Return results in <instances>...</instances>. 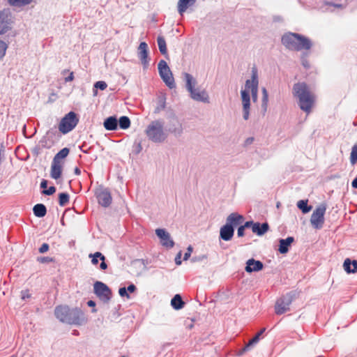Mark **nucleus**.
Here are the masks:
<instances>
[{
	"label": "nucleus",
	"mask_w": 357,
	"mask_h": 357,
	"mask_svg": "<svg viewBox=\"0 0 357 357\" xmlns=\"http://www.w3.org/2000/svg\"><path fill=\"white\" fill-rule=\"evenodd\" d=\"M54 314L60 321L71 325H81L85 321L83 312L77 307L70 309L67 305H59L54 310Z\"/></svg>",
	"instance_id": "f257e3e1"
},
{
	"label": "nucleus",
	"mask_w": 357,
	"mask_h": 357,
	"mask_svg": "<svg viewBox=\"0 0 357 357\" xmlns=\"http://www.w3.org/2000/svg\"><path fill=\"white\" fill-rule=\"evenodd\" d=\"M293 93L298 99L300 108L309 114L315 101L314 95L304 82H298L294 85Z\"/></svg>",
	"instance_id": "f03ea898"
},
{
	"label": "nucleus",
	"mask_w": 357,
	"mask_h": 357,
	"mask_svg": "<svg viewBox=\"0 0 357 357\" xmlns=\"http://www.w3.org/2000/svg\"><path fill=\"white\" fill-rule=\"evenodd\" d=\"M282 43L287 48L294 51L308 50L312 46V43L307 38L294 33L284 35L282 38Z\"/></svg>",
	"instance_id": "7ed1b4c3"
},
{
	"label": "nucleus",
	"mask_w": 357,
	"mask_h": 357,
	"mask_svg": "<svg viewBox=\"0 0 357 357\" xmlns=\"http://www.w3.org/2000/svg\"><path fill=\"white\" fill-rule=\"evenodd\" d=\"M145 132L149 139L155 143L162 142L167 137L164 132V123L160 120L152 121L147 126Z\"/></svg>",
	"instance_id": "20e7f679"
},
{
	"label": "nucleus",
	"mask_w": 357,
	"mask_h": 357,
	"mask_svg": "<svg viewBox=\"0 0 357 357\" xmlns=\"http://www.w3.org/2000/svg\"><path fill=\"white\" fill-rule=\"evenodd\" d=\"M79 122V118L74 112L66 114L60 121L58 125L59 132L63 135L73 130Z\"/></svg>",
	"instance_id": "39448f33"
},
{
	"label": "nucleus",
	"mask_w": 357,
	"mask_h": 357,
	"mask_svg": "<svg viewBox=\"0 0 357 357\" xmlns=\"http://www.w3.org/2000/svg\"><path fill=\"white\" fill-rule=\"evenodd\" d=\"M186 86L190 92L191 96L196 100L206 101L208 99V95L204 91H199L195 89V82L192 76L188 73H185Z\"/></svg>",
	"instance_id": "423d86ee"
},
{
	"label": "nucleus",
	"mask_w": 357,
	"mask_h": 357,
	"mask_svg": "<svg viewBox=\"0 0 357 357\" xmlns=\"http://www.w3.org/2000/svg\"><path fill=\"white\" fill-rule=\"evenodd\" d=\"M293 300L294 294L291 292L278 298L275 305V313L280 315L289 311Z\"/></svg>",
	"instance_id": "0eeeda50"
},
{
	"label": "nucleus",
	"mask_w": 357,
	"mask_h": 357,
	"mask_svg": "<svg viewBox=\"0 0 357 357\" xmlns=\"http://www.w3.org/2000/svg\"><path fill=\"white\" fill-rule=\"evenodd\" d=\"M159 74L164 82L170 88L175 86V83L172 73L167 63L164 60L160 61L158 63Z\"/></svg>",
	"instance_id": "6e6552de"
},
{
	"label": "nucleus",
	"mask_w": 357,
	"mask_h": 357,
	"mask_svg": "<svg viewBox=\"0 0 357 357\" xmlns=\"http://www.w3.org/2000/svg\"><path fill=\"white\" fill-rule=\"evenodd\" d=\"M326 210V206L322 204L316 208V209L313 211L311 215L310 222L314 228L321 229L323 227Z\"/></svg>",
	"instance_id": "1a4fd4ad"
},
{
	"label": "nucleus",
	"mask_w": 357,
	"mask_h": 357,
	"mask_svg": "<svg viewBox=\"0 0 357 357\" xmlns=\"http://www.w3.org/2000/svg\"><path fill=\"white\" fill-rule=\"evenodd\" d=\"M258 75L257 70L253 68L252 70V79H248L245 82V89L244 91H247L248 93L251 92L252 100L256 102L257 100L258 95Z\"/></svg>",
	"instance_id": "9d476101"
},
{
	"label": "nucleus",
	"mask_w": 357,
	"mask_h": 357,
	"mask_svg": "<svg viewBox=\"0 0 357 357\" xmlns=\"http://www.w3.org/2000/svg\"><path fill=\"white\" fill-rule=\"evenodd\" d=\"M94 293L104 303H107L112 296L109 288L103 282L97 281L93 284Z\"/></svg>",
	"instance_id": "9b49d317"
},
{
	"label": "nucleus",
	"mask_w": 357,
	"mask_h": 357,
	"mask_svg": "<svg viewBox=\"0 0 357 357\" xmlns=\"http://www.w3.org/2000/svg\"><path fill=\"white\" fill-rule=\"evenodd\" d=\"M96 197L98 203L104 207L109 206L112 203L111 194L107 189H98L96 192Z\"/></svg>",
	"instance_id": "f8f14e48"
},
{
	"label": "nucleus",
	"mask_w": 357,
	"mask_h": 357,
	"mask_svg": "<svg viewBox=\"0 0 357 357\" xmlns=\"http://www.w3.org/2000/svg\"><path fill=\"white\" fill-rule=\"evenodd\" d=\"M155 234L160 239L162 246L167 248H172L174 245V242L171 238L169 234L163 229H157Z\"/></svg>",
	"instance_id": "ddd939ff"
},
{
	"label": "nucleus",
	"mask_w": 357,
	"mask_h": 357,
	"mask_svg": "<svg viewBox=\"0 0 357 357\" xmlns=\"http://www.w3.org/2000/svg\"><path fill=\"white\" fill-rule=\"evenodd\" d=\"M137 54L142 62V64L143 65L144 68H146L149 65V59L148 45L145 42L140 43L138 47Z\"/></svg>",
	"instance_id": "4468645a"
},
{
	"label": "nucleus",
	"mask_w": 357,
	"mask_h": 357,
	"mask_svg": "<svg viewBox=\"0 0 357 357\" xmlns=\"http://www.w3.org/2000/svg\"><path fill=\"white\" fill-rule=\"evenodd\" d=\"M10 19L8 11H0V35L4 34L10 29Z\"/></svg>",
	"instance_id": "2eb2a0df"
},
{
	"label": "nucleus",
	"mask_w": 357,
	"mask_h": 357,
	"mask_svg": "<svg viewBox=\"0 0 357 357\" xmlns=\"http://www.w3.org/2000/svg\"><path fill=\"white\" fill-rule=\"evenodd\" d=\"M264 264L261 261L252 258L247 261L245 270L247 273L257 272L262 270Z\"/></svg>",
	"instance_id": "dca6fc26"
},
{
	"label": "nucleus",
	"mask_w": 357,
	"mask_h": 357,
	"mask_svg": "<svg viewBox=\"0 0 357 357\" xmlns=\"http://www.w3.org/2000/svg\"><path fill=\"white\" fill-rule=\"evenodd\" d=\"M63 171V162H55L52 160L51 165L50 176L55 180L61 177Z\"/></svg>",
	"instance_id": "f3484780"
},
{
	"label": "nucleus",
	"mask_w": 357,
	"mask_h": 357,
	"mask_svg": "<svg viewBox=\"0 0 357 357\" xmlns=\"http://www.w3.org/2000/svg\"><path fill=\"white\" fill-rule=\"evenodd\" d=\"M241 98L243 107V118L245 120L248 119L250 109V95L247 91H241Z\"/></svg>",
	"instance_id": "a211bd4d"
},
{
	"label": "nucleus",
	"mask_w": 357,
	"mask_h": 357,
	"mask_svg": "<svg viewBox=\"0 0 357 357\" xmlns=\"http://www.w3.org/2000/svg\"><path fill=\"white\" fill-rule=\"evenodd\" d=\"M234 228L230 225H225L220 228V236L224 241H229L234 236Z\"/></svg>",
	"instance_id": "6ab92c4d"
},
{
	"label": "nucleus",
	"mask_w": 357,
	"mask_h": 357,
	"mask_svg": "<svg viewBox=\"0 0 357 357\" xmlns=\"http://www.w3.org/2000/svg\"><path fill=\"white\" fill-rule=\"evenodd\" d=\"M244 218L243 215L237 213H232L227 218V225H230L234 227L241 224Z\"/></svg>",
	"instance_id": "aec40b11"
},
{
	"label": "nucleus",
	"mask_w": 357,
	"mask_h": 357,
	"mask_svg": "<svg viewBox=\"0 0 357 357\" xmlns=\"http://www.w3.org/2000/svg\"><path fill=\"white\" fill-rule=\"evenodd\" d=\"M294 238L292 236H289L286 239L280 240L279 252L281 254H285L289 250V247L294 242Z\"/></svg>",
	"instance_id": "412c9836"
},
{
	"label": "nucleus",
	"mask_w": 357,
	"mask_h": 357,
	"mask_svg": "<svg viewBox=\"0 0 357 357\" xmlns=\"http://www.w3.org/2000/svg\"><path fill=\"white\" fill-rule=\"evenodd\" d=\"M344 271L347 273H354L357 272V261H351L349 258L346 259L343 264Z\"/></svg>",
	"instance_id": "4be33fe9"
},
{
	"label": "nucleus",
	"mask_w": 357,
	"mask_h": 357,
	"mask_svg": "<svg viewBox=\"0 0 357 357\" xmlns=\"http://www.w3.org/2000/svg\"><path fill=\"white\" fill-rule=\"evenodd\" d=\"M268 229L269 226L267 222H264L261 225L259 222H255V225H253L252 231L258 236H262L268 230Z\"/></svg>",
	"instance_id": "5701e85b"
},
{
	"label": "nucleus",
	"mask_w": 357,
	"mask_h": 357,
	"mask_svg": "<svg viewBox=\"0 0 357 357\" xmlns=\"http://www.w3.org/2000/svg\"><path fill=\"white\" fill-rule=\"evenodd\" d=\"M103 125L107 130H115L118 127V121L115 116H109L105 120Z\"/></svg>",
	"instance_id": "b1692460"
},
{
	"label": "nucleus",
	"mask_w": 357,
	"mask_h": 357,
	"mask_svg": "<svg viewBox=\"0 0 357 357\" xmlns=\"http://www.w3.org/2000/svg\"><path fill=\"white\" fill-rule=\"evenodd\" d=\"M196 0H179L178 2V10L181 15L187 10V8L193 5Z\"/></svg>",
	"instance_id": "393cba45"
},
{
	"label": "nucleus",
	"mask_w": 357,
	"mask_h": 357,
	"mask_svg": "<svg viewBox=\"0 0 357 357\" xmlns=\"http://www.w3.org/2000/svg\"><path fill=\"white\" fill-rule=\"evenodd\" d=\"M266 331V328H261L259 332H258L255 336L252 338L248 342V344L245 346V347L243 348V351H248L250 349V347H252V345H254L255 344H257L259 340V337L260 336L265 332Z\"/></svg>",
	"instance_id": "a878e982"
},
{
	"label": "nucleus",
	"mask_w": 357,
	"mask_h": 357,
	"mask_svg": "<svg viewBox=\"0 0 357 357\" xmlns=\"http://www.w3.org/2000/svg\"><path fill=\"white\" fill-rule=\"evenodd\" d=\"M33 213L36 217L43 218L47 213V208L43 204H38L33 206Z\"/></svg>",
	"instance_id": "bb28decb"
},
{
	"label": "nucleus",
	"mask_w": 357,
	"mask_h": 357,
	"mask_svg": "<svg viewBox=\"0 0 357 357\" xmlns=\"http://www.w3.org/2000/svg\"><path fill=\"white\" fill-rule=\"evenodd\" d=\"M171 305L175 310H180L183 307L185 303L179 294H176L171 301Z\"/></svg>",
	"instance_id": "cd10ccee"
},
{
	"label": "nucleus",
	"mask_w": 357,
	"mask_h": 357,
	"mask_svg": "<svg viewBox=\"0 0 357 357\" xmlns=\"http://www.w3.org/2000/svg\"><path fill=\"white\" fill-rule=\"evenodd\" d=\"M157 42H158V48H159L160 53L162 55L167 56H168L167 49V45H166V41H165V38L162 36H158L157 38Z\"/></svg>",
	"instance_id": "c85d7f7f"
},
{
	"label": "nucleus",
	"mask_w": 357,
	"mask_h": 357,
	"mask_svg": "<svg viewBox=\"0 0 357 357\" xmlns=\"http://www.w3.org/2000/svg\"><path fill=\"white\" fill-rule=\"evenodd\" d=\"M69 151L70 150L68 148L62 149L54 155L53 160L55 162H62V159L68 156Z\"/></svg>",
	"instance_id": "c756f323"
},
{
	"label": "nucleus",
	"mask_w": 357,
	"mask_h": 357,
	"mask_svg": "<svg viewBox=\"0 0 357 357\" xmlns=\"http://www.w3.org/2000/svg\"><path fill=\"white\" fill-rule=\"evenodd\" d=\"M119 123L120 128L123 130L127 129L130 126V119L126 116L120 117Z\"/></svg>",
	"instance_id": "7c9ffc66"
},
{
	"label": "nucleus",
	"mask_w": 357,
	"mask_h": 357,
	"mask_svg": "<svg viewBox=\"0 0 357 357\" xmlns=\"http://www.w3.org/2000/svg\"><path fill=\"white\" fill-rule=\"evenodd\" d=\"M297 206L301 209L303 213H308L312 207L307 206V200H300L297 203Z\"/></svg>",
	"instance_id": "2f4dec72"
},
{
	"label": "nucleus",
	"mask_w": 357,
	"mask_h": 357,
	"mask_svg": "<svg viewBox=\"0 0 357 357\" xmlns=\"http://www.w3.org/2000/svg\"><path fill=\"white\" fill-rule=\"evenodd\" d=\"M89 257L91 259V263L93 265H96L98 263V258H100L101 261H105V257L100 252H96L94 254H90Z\"/></svg>",
	"instance_id": "473e14b6"
},
{
	"label": "nucleus",
	"mask_w": 357,
	"mask_h": 357,
	"mask_svg": "<svg viewBox=\"0 0 357 357\" xmlns=\"http://www.w3.org/2000/svg\"><path fill=\"white\" fill-rule=\"evenodd\" d=\"M69 202V195L68 193L62 192L59 195V204L61 206L67 205Z\"/></svg>",
	"instance_id": "72a5a7b5"
},
{
	"label": "nucleus",
	"mask_w": 357,
	"mask_h": 357,
	"mask_svg": "<svg viewBox=\"0 0 357 357\" xmlns=\"http://www.w3.org/2000/svg\"><path fill=\"white\" fill-rule=\"evenodd\" d=\"M32 0H8L10 5L15 6H25L31 2Z\"/></svg>",
	"instance_id": "f704fd0d"
},
{
	"label": "nucleus",
	"mask_w": 357,
	"mask_h": 357,
	"mask_svg": "<svg viewBox=\"0 0 357 357\" xmlns=\"http://www.w3.org/2000/svg\"><path fill=\"white\" fill-rule=\"evenodd\" d=\"M350 162L354 165L357 162V144H354L351 149L350 154Z\"/></svg>",
	"instance_id": "c9c22d12"
},
{
	"label": "nucleus",
	"mask_w": 357,
	"mask_h": 357,
	"mask_svg": "<svg viewBox=\"0 0 357 357\" xmlns=\"http://www.w3.org/2000/svg\"><path fill=\"white\" fill-rule=\"evenodd\" d=\"M165 108V100L163 97L158 99V105L155 109V113H159Z\"/></svg>",
	"instance_id": "e433bc0d"
},
{
	"label": "nucleus",
	"mask_w": 357,
	"mask_h": 357,
	"mask_svg": "<svg viewBox=\"0 0 357 357\" xmlns=\"http://www.w3.org/2000/svg\"><path fill=\"white\" fill-rule=\"evenodd\" d=\"M7 48V44L3 40H0V59L5 56Z\"/></svg>",
	"instance_id": "4c0bfd02"
},
{
	"label": "nucleus",
	"mask_w": 357,
	"mask_h": 357,
	"mask_svg": "<svg viewBox=\"0 0 357 357\" xmlns=\"http://www.w3.org/2000/svg\"><path fill=\"white\" fill-rule=\"evenodd\" d=\"M262 106L266 109L268 103V92L266 88L262 89Z\"/></svg>",
	"instance_id": "58836bf2"
},
{
	"label": "nucleus",
	"mask_w": 357,
	"mask_h": 357,
	"mask_svg": "<svg viewBox=\"0 0 357 357\" xmlns=\"http://www.w3.org/2000/svg\"><path fill=\"white\" fill-rule=\"evenodd\" d=\"M94 86L97 89H100V90H105L107 88V84L104 81H98L95 83Z\"/></svg>",
	"instance_id": "ea45409f"
},
{
	"label": "nucleus",
	"mask_w": 357,
	"mask_h": 357,
	"mask_svg": "<svg viewBox=\"0 0 357 357\" xmlns=\"http://www.w3.org/2000/svg\"><path fill=\"white\" fill-rule=\"evenodd\" d=\"M56 192V188L54 186H51L48 189L43 190V193L46 195H52Z\"/></svg>",
	"instance_id": "a19ab883"
},
{
	"label": "nucleus",
	"mask_w": 357,
	"mask_h": 357,
	"mask_svg": "<svg viewBox=\"0 0 357 357\" xmlns=\"http://www.w3.org/2000/svg\"><path fill=\"white\" fill-rule=\"evenodd\" d=\"M119 294L122 297H127L128 298H130L129 294L127 292V289L125 287L120 288L119 290Z\"/></svg>",
	"instance_id": "79ce46f5"
},
{
	"label": "nucleus",
	"mask_w": 357,
	"mask_h": 357,
	"mask_svg": "<svg viewBox=\"0 0 357 357\" xmlns=\"http://www.w3.org/2000/svg\"><path fill=\"white\" fill-rule=\"evenodd\" d=\"M142 150V146L140 142L135 143V152L136 154H138Z\"/></svg>",
	"instance_id": "37998d69"
},
{
	"label": "nucleus",
	"mask_w": 357,
	"mask_h": 357,
	"mask_svg": "<svg viewBox=\"0 0 357 357\" xmlns=\"http://www.w3.org/2000/svg\"><path fill=\"white\" fill-rule=\"evenodd\" d=\"M49 250V245L47 243H43L39 248L40 253H45Z\"/></svg>",
	"instance_id": "c03bdc74"
},
{
	"label": "nucleus",
	"mask_w": 357,
	"mask_h": 357,
	"mask_svg": "<svg viewBox=\"0 0 357 357\" xmlns=\"http://www.w3.org/2000/svg\"><path fill=\"white\" fill-rule=\"evenodd\" d=\"M22 299L24 300L25 298H30L31 295L29 292V290H24L21 292Z\"/></svg>",
	"instance_id": "a18cd8bd"
},
{
	"label": "nucleus",
	"mask_w": 357,
	"mask_h": 357,
	"mask_svg": "<svg viewBox=\"0 0 357 357\" xmlns=\"http://www.w3.org/2000/svg\"><path fill=\"white\" fill-rule=\"evenodd\" d=\"M192 251V247H191V246H189V247L188 248V251H187V252L185 253V255H184V257H183V259H184V260H187V259L190 257V255H191Z\"/></svg>",
	"instance_id": "49530a36"
},
{
	"label": "nucleus",
	"mask_w": 357,
	"mask_h": 357,
	"mask_svg": "<svg viewBox=\"0 0 357 357\" xmlns=\"http://www.w3.org/2000/svg\"><path fill=\"white\" fill-rule=\"evenodd\" d=\"M245 228L243 226H240L238 229L237 235L238 237H242L244 236Z\"/></svg>",
	"instance_id": "de8ad7c7"
},
{
	"label": "nucleus",
	"mask_w": 357,
	"mask_h": 357,
	"mask_svg": "<svg viewBox=\"0 0 357 357\" xmlns=\"http://www.w3.org/2000/svg\"><path fill=\"white\" fill-rule=\"evenodd\" d=\"M73 79H74V73H73V72H70L69 76H68L65 78V82H71Z\"/></svg>",
	"instance_id": "09e8293b"
},
{
	"label": "nucleus",
	"mask_w": 357,
	"mask_h": 357,
	"mask_svg": "<svg viewBox=\"0 0 357 357\" xmlns=\"http://www.w3.org/2000/svg\"><path fill=\"white\" fill-rule=\"evenodd\" d=\"M255 222H253L252 221H248L246 222L243 225H242L243 227H244V228H248L250 227H251L252 228L253 227V225H255Z\"/></svg>",
	"instance_id": "8fccbe9b"
},
{
	"label": "nucleus",
	"mask_w": 357,
	"mask_h": 357,
	"mask_svg": "<svg viewBox=\"0 0 357 357\" xmlns=\"http://www.w3.org/2000/svg\"><path fill=\"white\" fill-rule=\"evenodd\" d=\"M47 187V181L45 179H43L40 183V188L44 190H46Z\"/></svg>",
	"instance_id": "3c124183"
},
{
	"label": "nucleus",
	"mask_w": 357,
	"mask_h": 357,
	"mask_svg": "<svg viewBox=\"0 0 357 357\" xmlns=\"http://www.w3.org/2000/svg\"><path fill=\"white\" fill-rule=\"evenodd\" d=\"M136 287L134 284H130L127 288V291L132 293L135 291Z\"/></svg>",
	"instance_id": "603ef678"
},
{
	"label": "nucleus",
	"mask_w": 357,
	"mask_h": 357,
	"mask_svg": "<svg viewBox=\"0 0 357 357\" xmlns=\"http://www.w3.org/2000/svg\"><path fill=\"white\" fill-rule=\"evenodd\" d=\"M100 268L102 269V270H105L107 269V264L105 263V261H102V262L100 263Z\"/></svg>",
	"instance_id": "864d4df0"
},
{
	"label": "nucleus",
	"mask_w": 357,
	"mask_h": 357,
	"mask_svg": "<svg viewBox=\"0 0 357 357\" xmlns=\"http://www.w3.org/2000/svg\"><path fill=\"white\" fill-rule=\"evenodd\" d=\"M351 185L353 188H357V177L353 180V181L351 183Z\"/></svg>",
	"instance_id": "5fc2aeb1"
},
{
	"label": "nucleus",
	"mask_w": 357,
	"mask_h": 357,
	"mask_svg": "<svg viewBox=\"0 0 357 357\" xmlns=\"http://www.w3.org/2000/svg\"><path fill=\"white\" fill-rule=\"evenodd\" d=\"M87 305L89 306V307H95L96 306V303L93 301H89L87 302Z\"/></svg>",
	"instance_id": "6e6d98bb"
},
{
	"label": "nucleus",
	"mask_w": 357,
	"mask_h": 357,
	"mask_svg": "<svg viewBox=\"0 0 357 357\" xmlns=\"http://www.w3.org/2000/svg\"><path fill=\"white\" fill-rule=\"evenodd\" d=\"M74 172L76 175H80V174H81V171L78 167L75 168Z\"/></svg>",
	"instance_id": "4d7b16f0"
},
{
	"label": "nucleus",
	"mask_w": 357,
	"mask_h": 357,
	"mask_svg": "<svg viewBox=\"0 0 357 357\" xmlns=\"http://www.w3.org/2000/svg\"><path fill=\"white\" fill-rule=\"evenodd\" d=\"M253 139H253L252 137H251V138H248V139H246V142H245L246 144H251V143L253 142Z\"/></svg>",
	"instance_id": "13d9d810"
},
{
	"label": "nucleus",
	"mask_w": 357,
	"mask_h": 357,
	"mask_svg": "<svg viewBox=\"0 0 357 357\" xmlns=\"http://www.w3.org/2000/svg\"><path fill=\"white\" fill-rule=\"evenodd\" d=\"M303 65L305 68H308V67H309V64H308V63H307L306 61H303Z\"/></svg>",
	"instance_id": "bf43d9fd"
},
{
	"label": "nucleus",
	"mask_w": 357,
	"mask_h": 357,
	"mask_svg": "<svg viewBox=\"0 0 357 357\" xmlns=\"http://www.w3.org/2000/svg\"><path fill=\"white\" fill-rule=\"evenodd\" d=\"M176 263L177 264H181V261H177V257L176 258Z\"/></svg>",
	"instance_id": "052dcab7"
},
{
	"label": "nucleus",
	"mask_w": 357,
	"mask_h": 357,
	"mask_svg": "<svg viewBox=\"0 0 357 357\" xmlns=\"http://www.w3.org/2000/svg\"><path fill=\"white\" fill-rule=\"evenodd\" d=\"M279 206H280V203H278L277 204V207H279Z\"/></svg>",
	"instance_id": "680f3d73"
},
{
	"label": "nucleus",
	"mask_w": 357,
	"mask_h": 357,
	"mask_svg": "<svg viewBox=\"0 0 357 357\" xmlns=\"http://www.w3.org/2000/svg\"><path fill=\"white\" fill-rule=\"evenodd\" d=\"M122 357H126V356H123Z\"/></svg>",
	"instance_id": "e2e57ef3"
}]
</instances>
